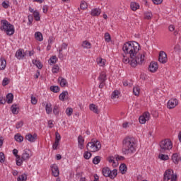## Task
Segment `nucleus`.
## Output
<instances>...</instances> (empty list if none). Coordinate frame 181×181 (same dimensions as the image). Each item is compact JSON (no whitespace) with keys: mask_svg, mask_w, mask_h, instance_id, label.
<instances>
[{"mask_svg":"<svg viewBox=\"0 0 181 181\" xmlns=\"http://www.w3.org/2000/svg\"><path fill=\"white\" fill-rule=\"evenodd\" d=\"M66 114L68 117H71V115L73 114V108L71 107L66 108Z\"/></svg>","mask_w":181,"mask_h":181,"instance_id":"obj_48","label":"nucleus"},{"mask_svg":"<svg viewBox=\"0 0 181 181\" xmlns=\"http://www.w3.org/2000/svg\"><path fill=\"white\" fill-rule=\"evenodd\" d=\"M115 158H116V160H124L125 159V157L122 156H116Z\"/></svg>","mask_w":181,"mask_h":181,"instance_id":"obj_62","label":"nucleus"},{"mask_svg":"<svg viewBox=\"0 0 181 181\" xmlns=\"http://www.w3.org/2000/svg\"><path fill=\"white\" fill-rule=\"evenodd\" d=\"M87 3L84 1H81L80 8L81 9H87Z\"/></svg>","mask_w":181,"mask_h":181,"instance_id":"obj_47","label":"nucleus"},{"mask_svg":"<svg viewBox=\"0 0 181 181\" xmlns=\"http://www.w3.org/2000/svg\"><path fill=\"white\" fill-rule=\"evenodd\" d=\"M33 64L36 66V67H37V69H42L43 67V64H42V62H40V61H39L37 59H33Z\"/></svg>","mask_w":181,"mask_h":181,"instance_id":"obj_27","label":"nucleus"},{"mask_svg":"<svg viewBox=\"0 0 181 181\" xmlns=\"http://www.w3.org/2000/svg\"><path fill=\"white\" fill-rule=\"evenodd\" d=\"M6 67V60L4 58L0 59V70H5Z\"/></svg>","mask_w":181,"mask_h":181,"instance_id":"obj_23","label":"nucleus"},{"mask_svg":"<svg viewBox=\"0 0 181 181\" xmlns=\"http://www.w3.org/2000/svg\"><path fill=\"white\" fill-rule=\"evenodd\" d=\"M117 172L118 170L117 169H113L112 171L108 167H105L102 170L103 176H105V177H110V179H115Z\"/></svg>","mask_w":181,"mask_h":181,"instance_id":"obj_6","label":"nucleus"},{"mask_svg":"<svg viewBox=\"0 0 181 181\" xmlns=\"http://www.w3.org/2000/svg\"><path fill=\"white\" fill-rule=\"evenodd\" d=\"M33 15L35 21H40V14L39 13V11L35 10L33 13Z\"/></svg>","mask_w":181,"mask_h":181,"instance_id":"obj_40","label":"nucleus"},{"mask_svg":"<svg viewBox=\"0 0 181 181\" xmlns=\"http://www.w3.org/2000/svg\"><path fill=\"white\" fill-rule=\"evenodd\" d=\"M28 25L29 26H30V25H32V23L33 22V15H28Z\"/></svg>","mask_w":181,"mask_h":181,"instance_id":"obj_52","label":"nucleus"},{"mask_svg":"<svg viewBox=\"0 0 181 181\" xmlns=\"http://www.w3.org/2000/svg\"><path fill=\"white\" fill-rule=\"evenodd\" d=\"M30 153H32L30 150L25 149L21 156L23 160H29L30 159Z\"/></svg>","mask_w":181,"mask_h":181,"instance_id":"obj_16","label":"nucleus"},{"mask_svg":"<svg viewBox=\"0 0 181 181\" xmlns=\"http://www.w3.org/2000/svg\"><path fill=\"white\" fill-rule=\"evenodd\" d=\"M11 112L15 115H18L19 112L18 111V105H12V106L11 107Z\"/></svg>","mask_w":181,"mask_h":181,"instance_id":"obj_39","label":"nucleus"},{"mask_svg":"<svg viewBox=\"0 0 181 181\" xmlns=\"http://www.w3.org/2000/svg\"><path fill=\"white\" fill-rule=\"evenodd\" d=\"M18 149H16V148H14L13 150V155H14V156H16V158H19V155H18Z\"/></svg>","mask_w":181,"mask_h":181,"instance_id":"obj_63","label":"nucleus"},{"mask_svg":"<svg viewBox=\"0 0 181 181\" xmlns=\"http://www.w3.org/2000/svg\"><path fill=\"white\" fill-rule=\"evenodd\" d=\"M59 144H60V141H54V143L52 145V148L54 151L57 149V147L59 146Z\"/></svg>","mask_w":181,"mask_h":181,"instance_id":"obj_59","label":"nucleus"},{"mask_svg":"<svg viewBox=\"0 0 181 181\" xmlns=\"http://www.w3.org/2000/svg\"><path fill=\"white\" fill-rule=\"evenodd\" d=\"M59 112H60V107L59 105L55 104L53 107V114L54 115H59Z\"/></svg>","mask_w":181,"mask_h":181,"instance_id":"obj_30","label":"nucleus"},{"mask_svg":"<svg viewBox=\"0 0 181 181\" xmlns=\"http://www.w3.org/2000/svg\"><path fill=\"white\" fill-rule=\"evenodd\" d=\"M139 43L135 41L126 42L122 46V50L125 54H129V57L123 55L122 62L124 64H130L132 67H136L138 64H142L145 62V53H139Z\"/></svg>","mask_w":181,"mask_h":181,"instance_id":"obj_1","label":"nucleus"},{"mask_svg":"<svg viewBox=\"0 0 181 181\" xmlns=\"http://www.w3.org/2000/svg\"><path fill=\"white\" fill-rule=\"evenodd\" d=\"M6 103V100H5V98L0 96V104L5 105Z\"/></svg>","mask_w":181,"mask_h":181,"instance_id":"obj_61","label":"nucleus"},{"mask_svg":"<svg viewBox=\"0 0 181 181\" xmlns=\"http://www.w3.org/2000/svg\"><path fill=\"white\" fill-rule=\"evenodd\" d=\"M90 15L91 16H100L101 15V9L97 8L92 9Z\"/></svg>","mask_w":181,"mask_h":181,"instance_id":"obj_21","label":"nucleus"},{"mask_svg":"<svg viewBox=\"0 0 181 181\" xmlns=\"http://www.w3.org/2000/svg\"><path fill=\"white\" fill-rule=\"evenodd\" d=\"M6 101L8 104H12V103L13 101V94H12V93L7 94Z\"/></svg>","mask_w":181,"mask_h":181,"instance_id":"obj_26","label":"nucleus"},{"mask_svg":"<svg viewBox=\"0 0 181 181\" xmlns=\"http://www.w3.org/2000/svg\"><path fill=\"white\" fill-rule=\"evenodd\" d=\"M50 90L52 93H59V91H60V88L59 86H54L50 87Z\"/></svg>","mask_w":181,"mask_h":181,"instance_id":"obj_42","label":"nucleus"},{"mask_svg":"<svg viewBox=\"0 0 181 181\" xmlns=\"http://www.w3.org/2000/svg\"><path fill=\"white\" fill-rule=\"evenodd\" d=\"M107 61L103 58H99L97 59L98 64L101 67H103V66H105V62Z\"/></svg>","mask_w":181,"mask_h":181,"instance_id":"obj_35","label":"nucleus"},{"mask_svg":"<svg viewBox=\"0 0 181 181\" xmlns=\"http://www.w3.org/2000/svg\"><path fill=\"white\" fill-rule=\"evenodd\" d=\"M35 37L38 42H42L43 40V35L40 32H36L35 33Z\"/></svg>","mask_w":181,"mask_h":181,"instance_id":"obj_25","label":"nucleus"},{"mask_svg":"<svg viewBox=\"0 0 181 181\" xmlns=\"http://www.w3.org/2000/svg\"><path fill=\"white\" fill-rule=\"evenodd\" d=\"M60 70V67L58 65H54L52 68V73H57Z\"/></svg>","mask_w":181,"mask_h":181,"instance_id":"obj_57","label":"nucleus"},{"mask_svg":"<svg viewBox=\"0 0 181 181\" xmlns=\"http://www.w3.org/2000/svg\"><path fill=\"white\" fill-rule=\"evenodd\" d=\"M1 30H4V32H6L8 36H12L13 33H15V26L11 24L8 21L1 20Z\"/></svg>","mask_w":181,"mask_h":181,"instance_id":"obj_3","label":"nucleus"},{"mask_svg":"<svg viewBox=\"0 0 181 181\" xmlns=\"http://www.w3.org/2000/svg\"><path fill=\"white\" fill-rule=\"evenodd\" d=\"M9 84V79L8 78H4L2 81V86L5 87V86H8Z\"/></svg>","mask_w":181,"mask_h":181,"instance_id":"obj_55","label":"nucleus"},{"mask_svg":"<svg viewBox=\"0 0 181 181\" xmlns=\"http://www.w3.org/2000/svg\"><path fill=\"white\" fill-rule=\"evenodd\" d=\"M26 53H28V51L25 52L24 49L20 48L16 51L15 56L18 60H22L26 56Z\"/></svg>","mask_w":181,"mask_h":181,"instance_id":"obj_12","label":"nucleus"},{"mask_svg":"<svg viewBox=\"0 0 181 181\" xmlns=\"http://www.w3.org/2000/svg\"><path fill=\"white\" fill-rule=\"evenodd\" d=\"M27 176L26 175H21L20 177H18V181H26Z\"/></svg>","mask_w":181,"mask_h":181,"instance_id":"obj_53","label":"nucleus"},{"mask_svg":"<svg viewBox=\"0 0 181 181\" xmlns=\"http://www.w3.org/2000/svg\"><path fill=\"white\" fill-rule=\"evenodd\" d=\"M60 139H62V136L59 132L55 133V141L60 142Z\"/></svg>","mask_w":181,"mask_h":181,"instance_id":"obj_54","label":"nucleus"},{"mask_svg":"<svg viewBox=\"0 0 181 181\" xmlns=\"http://www.w3.org/2000/svg\"><path fill=\"white\" fill-rule=\"evenodd\" d=\"M14 139L15 141H16V142H23V136H22V135H21L20 134H16L14 136Z\"/></svg>","mask_w":181,"mask_h":181,"instance_id":"obj_33","label":"nucleus"},{"mask_svg":"<svg viewBox=\"0 0 181 181\" xmlns=\"http://www.w3.org/2000/svg\"><path fill=\"white\" fill-rule=\"evenodd\" d=\"M51 170L52 173V176H54V177H57V176L60 175V171H59V167L56 164H52L51 165Z\"/></svg>","mask_w":181,"mask_h":181,"instance_id":"obj_15","label":"nucleus"},{"mask_svg":"<svg viewBox=\"0 0 181 181\" xmlns=\"http://www.w3.org/2000/svg\"><path fill=\"white\" fill-rule=\"evenodd\" d=\"M81 47L83 49H91V43L87 40L83 41Z\"/></svg>","mask_w":181,"mask_h":181,"instance_id":"obj_22","label":"nucleus"},{"mask_svg":"<svg viewBox=\"0 0 181 181\" xmlns=\"http://www.w3.org/2000/svg\"><path fill=\"white\" fill-rule=\"evenodd\" d=\"M91 153H90L89 151H85L84 153H83V158L84 159H90V158H91Z\"/></svg>","mask_w":181,"mask_h":181,"instance_id":"obj_44","label":"nucleus"},{"mask_svg":"<svg viewBox=\"0 0 181 181\" xmlns=\"http://www.w3.org/2000/svg\"><path fill=\"white\" fill-rule=\"evenodd\" d=\"M69 47V45L66 42L62 43L57 49V52H59L58 57L63 60L64 55L63 54V50H67V47Z\"/></svg>","mask_w":181,"mask_h":181,"instance_id":"obj_9","label":"nucleus"},{"mask_svg":"<svg viewBox=\"0 0 181 181\" xmlns=\"http://www.w3.org/2000/svg\"><path fill=\"white\" fill-rule=\"evenodd\" d=\"M158 157L161 160H168L169 159V156L165 154H159Z\"/></svg>","mask_w":181,"mask_h":181,"instance_id":"obj_45","label":"nucleus"},{"mask_svg":"<svg viewBox=\"0 0 181 181\" xmlns=\"http://www.w3.org/2000/svg\"><path fill=\"white\" fill-rule=\"evenodd\" d=\"M89 109L90 111H93L95 114H100V110H98V106L95 105V104H90Z\"/></svg>","mask_w":181,"mask_h":181,"instance_id":"obj_20","label":"nucleus"},{"mask_svg":"<svg viewBox=\"0 0 181 181\" xmlns=\"http://www.w3.org/2000/svg\"><path fill=\"white\" fill-rule=\"evenodd\" d=\"M57 62V57H56V55L52 56L49 60V64H56Z\"/></svg>","mask_w":181,"mask_h":181,"instance_id":"obj_41","label":"nucleus"},{"mask_svg":"<svg viewBox=\"0 0 181 181\" xmlns=\"http://www.w3.org/2000/svg\"><path fill=\"white\" fill-rule=\"evenodd\" d=\"M168 29H169L170 32H174L175 26L173 25H169Z\"/></svg>","mask_w":181,"mask_h":181,"instance_id":"obj_64","label":"nucleus"},{"mask_svg":"<svg viewBox=\"0 0 181 181\" xmlns=\"http://www.w3.org/2000/svg\"><path fill=\"white\" fill-rule=\"evenodd\" d=\"M178 105H179V100L176 98H172L168 100L167 103V107L169 110H172Z\"/></svg>","mask_w":181,"mask_h":181,"instance_id":"obj_10","label":"nucleus"},{"mask_svg":"<svg viewBox=\"0 0 181 181\" xmlns=\"http://www.w3.org/2000/svg\"><path fill=\"white\" fill-rule=\"evenodd\" d=\"M5 162V154L4 153H0V163H4Z\"/></svg>","mask_w":181,"mask_h":181,"instance_id":"obj_58","label":"nucleus"},{"mask_svg":"<svg viewBox=\"0 0 181 181\" xmlns=\"http://www.w3.org/2000/svg\"><path fill=\"white\" fill-rule=\"evenodd\" d=\"M122 153L123 155H132L136 152V141L132 136H127L122 143Z\"/></svg>","mask_w":181,"mask_h":181,"instance_id":"obj_2","label":"nucleus"},{"mask_svg":"<svg viewBox=\"0 0 181 181\" xmlns=\"http://www.w3.org/2000/svg\"><path fill=\"white\" fill-rule=\"evenodd\" d=\"M98 80L99 81V88H104L105 82L107 81V74H105L104 71H102L100 74Z\"/></svg>","mask_w":181,"mask_h":181,"instance_id":"obj_8","label":"nucleus"},{"mask_svg":"<svg viewBox=\"0 0 181 181\" xmlns=\"http://www.w3.org/2000/svg\"><path fill=\"white\" fill-rule=\"evenodd\" d=\"M115 158L114 156H110L107 158V162H109V163H112L113 166H116V162H115Z\"/></svg>","mask_w":181,"mask_h":181,"instance_id":"obj_37","label":"nucleus"},{"mask_svg":"<svg viewBox=\"0 0 181 181\" xmlns=\"http://www.w3.org/2000/svg\"><path fill=\"white\" fill-rule=\"evenodd\" d=\"M177 181V175L173 173L172 170H167L164 173L163 181Z\"/></svg>","mask_w":181,"mask_h":181,"instance_id":"obj_7","label":"nucleus"},{"mask_svg":"<svg viewBox=\"0 0 181 181\" xmlns=\"http://www.w3.org/2000/svg\"><path fill=\"white\" fill-rule=\"evenodd\" d=\"M160 153H166L167 151H170L172 148H173V144H172V141L169 139H165L162 140L160 144Z\"/></svg>","mask_w":181,"mask_h":181,"instance_id":"obj_4","label":"nucleus"},{"mask_svg":"<svg viewBox=\"0 0 181 181\" xmlns=\"http://www.w3.org/2000/svg\"><path fill=\"white\" fill-rule=\"evenodd\" d=\"M140 91H141V88H139V86H136L133 88V93L134 94V95L136 96L139 95Z\"/></svg>","mask_w":181,"mask_h":181,"instance_id":"obj_34","label":"nucleus"},{"mask_svg":"<svg viewBox=\"0 0 181 181\" xmlns=\"http://www.w3.org/2000/svg\"><path fill=\"white\" fill-rule=\"evenodd\" d=\"M22 127H23V121H20L16 124V129H19V128H22Z\"/></svg>","mask_w":181,"mask_h":181,"instance_id":"obj_56","label":"nucleus"},{"mask_svg":"<svg viewBox=\"0 0 181 181\" xmlns=\"http://www.w3.org/2000/svg\"><path fill=\"white\" fill-rule=\"evenodd\" d=\"M83 173H77L76 176V177H80L79 181H86V177H81Z\"/></svg>","mask_w":181,"mask_h":181,"instance_id":"obj_51","label":"nucleus"},{"mask_svg":"<svg viewBox=\"0 0 181 181\" xmlns=\"http://www.w3.org/2000/svg\"><path fill=\"white\" fill-rule=\"evenodd\" d=\"M152 16H153V15H152V13H151V12H146L144 13V18L145 19H148V20L152 19Z\"/></svg>","mask_w":181,"mask_h":181,"instance_id":"obj_46","label":"nucleus"},{"mask_svg":"<svg viewBox=\"0 0 181 181\" xmlns=\"http://www.w3.org/2000/svg\"><path fill=\"white\" fill-rule=\"evenodd\" d=\"M172 159H173V161L175 163V165H177L179 163V160H180L179 154L174 153L172 156Z\"/></svg>","mask_w":181,"mask_h":181,"instance_id":"obj_31","label":"nucleus"},{"mask_svg":"<svg viewBox=\"0 0 181 181\" xmlns=\"http://www.w3.org/2000/svg\"><path fill=\"white\" fill-rule=\"evenodd\" d=\"M66 95H69V92L64 90L59 96V98L61 101H64L66 100Z\"/></svg>","mask_w":181,"mask_h":181,"instance_id":"obj_29","label":"nucleus"},{"mask_svg":"<svg viewBox=\"0 0 181 181\" xmlns=\"http://www.w3.org/2000/svg\"><path fill=\"white\" fill-rule=\"evenodd\" d=\"M31 104H33V105H36L37 104V99H36V97L33 96V95H31Z\"/></svg>","mask_w":181,"mask_h":181,"instance_id":"obj_50","label":"nucleus"},{"mask_svg":"<svg viewBox=\"0 0 181 181\" xmlns=\"http://www.w3.org/2000/svg\"><path fill=\"white\" fill-rule=\"evenodd\" d=\"M158 62L162 63V64L168 62V55L165 52L160 51L159 52Z\"/></svg>","mask_w":181,"mask_h":181,"instance_id":"obj_13","label":"nucleus"},{"mask_svg":"<svg viewBox=\"0 0 181 181\" xmlns=\"http://www.w3.org/2000/svg\"><path fill=\"white\" fill-rule=\"evenodd\" d=\"M105 42H111V35H110V33H105Z\"/></svg>","mask_w":181,"mask_h":181,"instance_id":"obj_49","label":"nucleus"},{"mask_svg":"<svg viewBox=\"0 0 181 181\" xmlns=\"http://www.w3.org/2000/svg\"><path fill=\"white\" fill-rule=\"evenodd\" d=\"M100 162H101V157L100 156H97L93 159V163L94 165H98Z\"/></svg>","mask_w":181,"mask_h":181,"instance_id":"obj_36","label":"nucleus"},{"mask_svg":"<svg viewBox=\"0 0 181 181\" xmlns=\"http://www.w3.org/2000/svg\"><path fill=\"white\" fill-rule=\"evenodd\" d=\"M150 118L151 114L148 112H146L141 116L139 117V121L140 124H145L146 121H149Z\"/></svg>","mask_w":181,"mask_h":181,"instance_id":"obj_11","label":"nucleus"},{"mask_svg":"<svg viewBox=\"0 0 181 181\" xmlns=\"http://www.w3.org/2000/svg\"><path fill=\"white\" fill-rule=\"evenodd\" d=\"M158 62H151L148 69L151 73H155L158 70Z\"/></svg>","mask_w":181,"mask_h":181,"instance_id":"obj_17","label":"nucleus"},{"mask_svg":"<svg viewBox=\"0 0 181 181\" xmlns=\"http://www.w3.org/2000/svg\"><path fill=\"white\" fill-rule=\"evenodd\" d=\"M23 161H25V160H23V158H21V156H19V158L16 157V165L17 166H22Z\"/></svg>","mask_w":181,"mask_h":181,"instance_id":"obj_38","label":"nucleus"},{"mask_svg":"<svg viewBox=\"0 0 181 181\" xmlns=\"http://www.w3.org/2000/svg\"><path fill=\"white\" fill-rule=\"evenodd\" d=\"M86 148L89 152H98L101 149V143L100 141L93 139L86 145Z\"/></svg>","mask_w":181,"mask_h":181,"instance_id":"obj_5","label":"nucleus"},{"mask_svg":"<svg viewBox=\"0 0 181 181\" xmlns=\"http://www.w3.org/2000/svg\"><path fill=\"white\" fill-rule=\"evenodd\" d=\"M119 169L122 175H125L127 173V165L124 163L121 164Z\"/></svg>","mask_w":181,"mask_h":181,"instance_id":"obj_24","label":"nucleus"},{"mask_svg":"<svg viewBox=\"0 0 181 181\" xmlns=\"http://www.w3.org/2000/svg\"><path fill=\"white\" fill-rule=\"evenodd\" d=\"M78 146L79 149H83L84 148V138H83V136L81 135L78 137Z\"/></svg>","mask_w":181,"mask_h":181,"instance_id":"obj_18","label":"nucleus"},{"mask_svg":"<svg viewBox=\"0 0 181 181\" xmlns=\"http://www.w3.org/2000/svg\"><path fill=\"white\" fill-rule=\"evenodd\" d=\"M152 1L153 4H155V5H160V4L163 2V0H152Z\"/></svg>","mask_w":181,"mask_h":181,"instance_id":"obj_60","label":"nucleus"},{"mask_svg":"<svg viewBox=\"0 0 181 181\" xmlns=\"http://www.w3.org/2000/svg\"><path fill=\"white\" fill-rule=\"evenodd\" d=\"M45 111L47 114H51V112L53 111V107H52V104L51 103H47L45 105Z\"/></svg>","mask_w":181,"mask_h":181,"instance_id":"obj_28","label":"nucleus"},{"mask_svg":"<svg viewBox=\"0 0 181 181\" xmlns=\"http://www.w3.org/2000/svg\"><path fill=\"white\" fill-rule=\"evenodd\" d=\"M25 139H27L28 142H36V140L37 139V134H34L32 135V134L28 133L25 135Z\"/></svg>","mask_w":181,"mask_h":181,"instance_id":"obj_14","label":"nucleus"},{"mask_svg":"<svg viewBox=\"0 0 181 181\" xmlns=\"http://www.w3.org/2000/svg\"><path fill=\"white\" fill-rule=\"evenodd\" d=\"M118 94H119V92L118 90H114L112 93L111 98H112V100H114L115 98H118Z\"/></svg>","mask_w":181,"mask_h":181,"instance_id":"obj_43","label":"nucleus"},{"mask_svg":"<svg viewBox=\"0 0 181 181\" xmlns=\"http://www.w3.org/2000/svg\"><path fill=\"white\" fill-rule=\"evenodd\" d=\"M58 83H59L61 87H66L69 85L67 80L62 76L58 78Z\"/></svg>","mask_w":181,"mask_h":181,"instance_id":"obj_19","label":"nucleus"},{"mask_svg":"<svg viewBox=\"0 0 181 181\" xmlns=\"http://www.w3.org/2000/svg\"><path fill=\"white\" fill-rule=\"evenodd\" d=\"M130 8L132 11H136L137 9H139V4L136 2H132Z\"/></svg>","mask_w":181,"mask_h":181,"instance_id":"obj_32","label":"nucleus"}]
</instances>
